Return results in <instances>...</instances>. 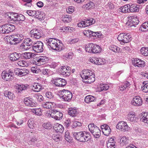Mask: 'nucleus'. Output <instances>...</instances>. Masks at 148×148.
Segmentation results:
<instances>
[{"mask_svg":"<svg viewBox=\"0 0 148 148\" xmlns=\"http://www.w3.org/2000/svg\"><path fill=\"white\" fill-rule=\"evenodd\" d=\"M45 42L49 49L57 51H60L64 49V46L61 41L58 39L50 38L45 40Z\"/></svg>","mask_w":148,"mask_h":148,"instance_id":"f257e3e1","label":"nucleus"},{"mask_svg":"<svg viewBox=\"0 0 148 148\" xmlns=\"http://www.w3.org/2000/svg\"><path fill=\"white\" fill-rule=\"evenodd\" d=\"M73 135L76 139L82 142L88 141L91 138V136L90 133L86 132H82L78 133L74 132Z\"/></svg>","mask_w":148,"mask_h":148,"instance_id":"f03ea898","label":"nucleus"},{"mask_svg":"<svg viewBox=\"0 0 148 148\" xmlns=\"http://www.w3.org/2000/svg\"><path fill=\"white\" fill-rule=\"evenodd\" d=\"M131 36L129 33H120L117 37L118 40L120 42L121 44L127 43L131 40Z\"/></svg>","mask_w":148,"mask_h":148,"instance_id":"7ed1b4c3","label":"nucleus"},{"mask_svg":"<svg viewBox=\"0 0 148 148\" xmlns=\"http://www.w3.org/2000/svg\"><path fill=\"white\" fill-rule=\"evenodd\" d=\"M60 93V97L64 101H69L72 97V93L67 90L63 89Z\"/></svg>","mask_w":148,"mask_h":148,"instance_id":"20e7f679","label":"nucleus"},{"mask_svg":"<svg viewBox=\"0 0 148 148\" xmlns=\"http://www.w3.org/2000/svg\"><path fill=\"white\" fill-rule=\"evenodd\" d=\"M15 29V27L14 25L6 24L0 26V33L8 34L13 32Z\"/></svg>","mask_w":148,"mask_h":148,"instance_id":"39448f33","label":"nucleus"},{"mask_svg":"<svg viewBox=\"0 0 148 148\" xmlns=\"http://www.w3.org/2000/svg\"><path fill=\"white\" fill-rule=\"evenodd\" d=\"M58 71L60 75L63 77H68L70 75L71 68L68 66H62Z\"/></svg>","mask_w":148,"mask_h":148,"instance_id":"423d86ee","label":"nucleus"},{"mask_svg":"<svg viewBox=\"0 0 148 148\" xmlns=\"http://www.w3.org/2000/svg\"><path fill=\"white\" fill-rule=\"evenodd\" d=\"M43 44L40 41H37L34 42L32 46L33 50L36 52L40 53L43 50Z\"/></svg>","mask_w":148,"mask_h":148,"instance_id":"0eeeda50","label":"nucleus"},{"mask_svg":"<svg viewBox=\"0 0 148 148\" xmlns=\"http://www.w3.org/2000/svg\"><path fill=\"white\" fill-rule=\"evenodd\" d=\"M1 76L2 78L6 81H10L13 79L14 75L13 72L9 70L3 71L2 72Z\"/></svg>","mask_w":148,"mask_h":148,"instance_id":"6e6552de","label":"nucleus"},{"mask_svg":"<svg viewBox=\"0 0 148 148\" xmlns=\"http://www.w3.org/2000/svg\"><path fill=\"white\" fill-rule=\"evenodd\" d=\"M51 82L56 86L58 87H63L65 86L67 84L66 80L61 78H56L53 79Z\"/></svg>","mask_w":148,"mask_h":148,"instance_id":"1a4fd4ad","label":"nucleus"},{"mask_svg":"<svg viewBox=\"0 0 148 148\" xmlns=\"http://www.w3.org/2000/svg\"><path fill=\"white\" fill-rule=\"evenodd\" d=\"M116 127L117 129L123 131H128L129 128L126 122L123 121L119 122L116 125Z\"/></svg>","mask_w":148,"mask_h":148,"instance_id":"9d476101","label":"nucleus"},{"mask_svg":"<svg viewBox=\"0 0 148 148\" xmlns=\"http://www.w3.org/2000/svg\"><path fill=\"white\" fill-rule=\"evenodd\" d=\"M92 75V72L89 70H83L81 73L80 75L83 79H89L91 78L90 77Z\"/></svg>","mask_w":148,"mask_h":148,"instance_id":"9b49d317","label":"nucleus"},{"mask_svg":"<svg viewBox=\"0 0 148 148\" xmlns=\"http://www.w3.org/2000/svg\"><path fill=\"white\" fill-rule=\"evenodd\" d=\"M24 102L25 106L31 107H36L37 103L34 101L33 99L29 97H26L24 99Z\"/></svg>","mask_w":148,"mask_h":148,"instance_id":"f8f14e48","label":"nucleus"},{"mask_svg":"<svg viewBox=\"0 0 148 148\" xmlns=\"http://www.w3.org/2000/svg\"><path fill=\"white\" fill-rule=\"evenodd\" d=\"M49 58L45 56H40L38 58L36 64L38 66L41 65L48 62Z\"/></svg>","mask_w":148,"mask_h":148,"instance_id":"ddd939ff","label":"nucleus"},{"mask_svg":"<svg viewBox=\"0 0 148 148\" xmlns=\"http://www.w3.org/2000/svg\"><path fill=\"white\" fill-rule=\"evenodd\" d=\"M131 104L136 106H140L142 105L143 101L141 98L138 96L134 97L131 102Z\"/></svg>","mask_w":148,"mask_h":148,"instance_id":"4468645a","label":"nucleus"},{"mask_svg":"<svg viewBox=\"0 0 148 148\" xmlns=\"http://www.w3.org/2000/svg\"><path fill=\"white\" fill-rule=\"evenodd\" d=\"M128 19V22L130 23L131 27L134 26L135 27L139 23L138 18L135 16H129Z\"/></svg>","mask_w":148,"mask_h":148,"instance_id":"2eb2a0df","label":"nucleus"},{"mask_svg":"<svg viewBox=\"0 0 148 148\" xmlns=\"http://www.w3.org/2000/svg\"><path fill=\"white\" fill-rule=\"evenodd\" d=\"M40 30H38L36 29L32 30L30 32V34L32 37L35 39H39L41 37V34Z\"/></svg>","mask_w":148,"mask_h":148,"instance_id":"dca6fc26","label":"nucleus"},{"mask_svg":"<svg viewBox=\"0 0 148 148\" xmlns=\"http://www.w3.org/2000/svg\"><path fill=\"white\" fill-rule=\"evenodd\" d=\"M101 135V131L97 126L93 123V136L97 140L99 139Z\"/></svg>","mask_w":148,"mask_h":148,"instance_id":"f3484780","label":"nucleus"},{"mask_svg":"<svg viewBox=\"0 0 148 148\" xmlns=\"http://www.w3.org/2000/svg\"><path fill=\"white\" fill-rule=\"evenodd\" d=\"M53 118L56 120H60L62 119V113L56 110L53 109Z\"/></svg>","mask_w":148,"mask_h":148,"instance_id":"a211bd4d","label":"nucleus"},{"mask_svg":"<svg viewBox=\"0 0 148 148\" xmlns=\"http://www.w3.org/2000/svg\"><path fill=\"white\" fill-rule=\"evenodd\" d=\"M92 20L90 21V19H88L79 23L77 24V25L79 27H85L92 25Z\"/></svg>","mask_w":148,"mask_h":148,"instance_id":"6ab92c4d","label":"nucleus"},{"mask_svg":"<svg viewBox=\"0 0 148 148\" xmlns=\"http://www.w3.org/2000/svg\"><path fill=\"white\" fill-rule=\"evenodd\" d=\"M16 74L20 77L26 75L28 73L26 69H17L15 70Z\"/></svg>","mask_w":148,"mask_h":148,"instance_id":"aec40b11","label":"nucleus"},{"mask_svg":"<svg viewBox=\"0 0 148 148\" xmlns=\"http://www.w3.org/2000/svg\"><path fill=\"white\" fill-rule=\"evenodd\" d=\"M129 12H136L139 11L140 6L135 4H129Z\"/></svg>","mask_w":148,"mask_h":148,"instance_id":"412c9836","label":"nucleus"},{"mask_svg":"<svg viewBox=\"0 0 148 148\" xmlns=\"http://www.w3.org/2000/svg\"><path fill=\"white\" fill-rule=\"evenodd\" d=\"M55 105V103L54 102L47 101L42 102L41 105L44 108L50 109L53 108Z\"/></svg>","mask_w":148,"mask_h":148,"instance_id":"4be33fe9","label":"nucleus"},{"mask_svg":"<svg viewBox=\"0 0 148 148\" xmlns=\"http://www.w3.org/2000/svg\"><path fill=\"white\" fill-rule=\"evenodd\" d=\"M21 57V54L15 52L11 54L9 56L10 60L12 61H15L19 60Z\"/></svg>","mask_w":148,"mask_h":148,"instance_id":"5701e85b","label":"nucleus"},{"mask_svg":"<svg viewBox=\"0 0 148 148\" xmlns=\"http://www.w3.org/2000/svg\"><path fill=\"white\" fill-rule=\"evenodd\" d=\"M133 64L135 66L142 67L145 66V62L143 60L136 58L134 60Z\"/></svg>","mask_w":148,"mask_h":148,"instance_id":"b1692460","label":"nucleus"},{"mask_svg":"<svg viewBox=\"0 0 148 148\" xmlns=\"http://www.w3.org/2000/svg\"><path fill=\"white\" fill-rule=\"evenodd\" d=\"M54 130L57 132L62 133L64 130L62 125L58 123H56L54 126Z\"/></svg>","mask_w":148,"mask_h":148,"instance_id":"393cba45","label":"nucleus"},{"mask_svg":"<svg viewBox=\"0 0 148 148\" xmlns=\"http://www.w3.org/2000/svg\"><path fill=\"white\" fill-rule=\"evenodd\" d=\"M127 117L129 121L133 122L136 121V115L135 112L131 111L127 115Z\"/></svg>","mask_w":148,"mask_h":148,"instance_id":"a878e982","label":"nucleus"},{"mask_svg":"<svg viewBox=\"0 0 148 148\" xmlns=\"http://www.w3.org/2000/svg\"><path fill=\"white\" fill-rule=\"evenodd\" d=\"M68 114L71 116L74 117L77 116L78 114V110L75 108H70L69 109Z\"/></svg>","mask_w":148,"mask_h":148,"instance_id":"bb28decb","label":"nucleus"},{"mask_svg":"<svg viewBox=\"0 0 148 148\" xmlns=\"http://www.w3.org/2000/svg\"><path fill=\"white\" fill-rule=\"evenodd\" d=\"M43 88V87L38 83H35L33 85L32 90L35 92H38Z\"/></svg>","mask_w":148,"mask_h":148,"instance_id":"cd10ccee","label":"nucleus"},{"mask_svg":"<svg viewBox=\"0 0 148 148\" xmlns=\"http://www.w3.org/2000/svg\"><path fill=\"white\" fill-rule=\"evenodd\" d=\"M94 60L93 59V62L98 65H102L106 62L105 60L103 58H94Z\"/></svg>","mask_w":148,"mask_h":148,"instance_id":"c85d7f7f","label":"nucleus"},{"mask_svg":"<svg viewBox=\"0 0 148 148\" xmlns=\"http://www.w3.org/2000/svg\"><path fill=\"white\" fill-rule=\"evenodd\" d=\"M45 13L40 11H36L35 17L38 19L42 20L45 18Z\"/></svg>","mask_w":148,"mask_h":148,"instance_id":"c756f323","label":"nucleus"},{"mask_svg":"<svg viewBox=\"0 0 148 148\" xmlns=\"http://www.w3.org/2000/svg\"><path fill=\"white\" fill-rule=\"evenodd\" d=\"M4 94L5 97L10 99L13 100L15 97L13 93L8 91H5Z\"/></svg>","mask_w":148,"mask_h":148,"instance_id":"7c9ffc66","label":"nucleus"},{"mask_svg":"<svg viewBox=\"0 0 148 148\" xmlns=\"http://www.w3.org/2000/svg\"><path fill=\"white\" fill-rule=\"evenodd\" d=\"M129 4L125 5L120 7L119 11L123 13H126L129 12Z\"/></svg>","mask_w":148,"mask_h":148,"instance_id":"2f4dec72","label":"nucleus"},{"mask_svg":"<svg viewBox=\"0 0 148 148\" xmlns=\"http://www.w3.org/2000/svg\"><path fill=\"white\" fill-rule=\"evenodd\" d=\"M130 83L126 81L123 84L119 87V89L121 91H123L127 88L130 85Z\"/></svg>","mask_w":148,"mask_h":148,"instance_id":"473e14b6","label":"nucleus"},{"mask_svg":"<svg viewBox=\"0 0 148 148\" xmlns=\"http://www.w3.org/2000/svg\"><path fill=\"white\" fill-rule=\"evenodd\" d=\"M16 88L18 90V92H20L23 90H25L27 86L23 84H17L16 86Z\"/></svg>","mask_w":148,"mask_h":148,"instance_id":"72a5a7b5","label":"nucleus"},{"mask_svg":"<svg viewBox=\"0 0 148 148\" xmlns=\"http://www.w3.org/2000/svg\"><path fill=\"white\" fill-rule=\"evenodd\" d=\"M16 14L13 13L9 12L8 14V16L9 20L10 21H16Z\"/></svg>","mask_w":148,"mask_h":148,"instance_id":"f704fd0d","label":"nucleus"},{"mask_svg":"<svg viewBox=\"0 0 148 148\" xmlns=\"http://www.w3.org/2000/svg\"><path fill=\"white\" fill-rule=\"evenodd\" d=\"M109 48L110 50L115 52H120V48L116 45H110L109 47Z\"/></svg>","mask_w":148,"mask_h":148,"instance_id":"c9c22d12","label":"nucleus"},{"mask_svg":"<svg viewBox=\"0 0 148 148\" xmlns=\"http://www.w3.org/2000/svg\"><path fill=\"white\" fill-rule=\"evenodd\" d=\"M120 142L121 145H123L127 144L129 143L128 138L125 136H124L121 138Z\"/></svg>","mask_w":148,"mask_h":148,"instance_id":"e433bc0d","label":"nucleus"},{"mask_svg":"<svg viewBox=\"0 0 148 148\" xmlns=\"http://www.w3.org/2000/svg\"><path fill=\"white\" fill-rule=\"evenodd\" d=\"M140 28L141 30L143 31H148V22H145L143 23Z\"/></svg>","mask_w":148,"mask_h":148,"instance_id":"4c0bfd02","label":"nucleus"},{"mask_svg":"<svg viewBox=\"0 0 148 148\" xmlns=\"http://www.w3.org/2000/svg\"><path fill=\"white\" fill-rule=\"evenodd\" d=\"M142 115L143 116L141 119V121L144 123H148V113L145 112Z\"/></svg>","mask_w":148,"mask_h":148,"instance_id":"58836bf2","label":"nucleus"},{"mask_svg":"<svg viewBox=\"0 0 148 148\" xmlns=\"http://www.w3.org/2000/svg\"><path fill=\"white\" fill-rule=\"evenodd\" d=\"M101 50V48L99 46L93 44V53H98Z\"/></svg>","mask_w":148,"mask_h":148,"instance_id":"ea45409f","label":"nucleus"},{"mask_svg":"<svg viewBox=\"0 0 148 148\" xmlns=\"http://www.w3.org/2000/svg\"><path fill=\"white\" fill-rule=\"evenodd\" d=\"M140 52L141 54L143 56H148V47H142L140 50Z\"/></svg>","mask_w":148,"mask_h":148,"instance_id":"a19ab883","label":"nucleus"},{"mask_svg":"<svg viewBox=\"0 0 148 148\" xmlns=\"http://www.w3.org/2000/svg\"><path fill=\"white\" fill-rule=\"evenodd\" d=\"M86 51L90 53H92V43H90L86 47Z\"/></svg>","mask_w":148,"mask_h":148,"instance_id":"79ce46f5","label":"nucleus"},{"mask_svg":"<svg viewBox=\"0 0 148 148\" xmlns=\"http://www.w3.org/2000/svg\"><path fill=\"white\" fill-rule=\"evenodd\" d=\"M84 35L86 36L89 38H92V31L89 30H84L83 32Z\"/></svg>","mask_w":148,"mask_h":148,"instance_id":"37998d69","label":"nucleus"},{"mask_svg":"<svg viewBox=\"0 0 148 148\" xmlns=\"http://www.w3.org/2000/svg\"><path fill=\"white\" fill-rule=\"evenodd\" d=\"M143 91L145 93L148 92V82H144L143 83V86L142 87Z\"/></svg>","mask_w":148,"mask_h":148,"instance_id":"c03bdc74","label":"nucleus"},{"mask_svg":"<svg viewBox=\"0 0 148 148\" xmlns=\"http://www.w3.org/2000/svg\"><path fill=\"white\" fill-rule=\"evenodd\" d=\"M52 138L56 142L60 141L62 138V136L60 135L55 134L52 135Z\"/></svg>","mask_w":148,"mask_h":148,"instance_id":"a18cd8bd","label":"nucleus"},{"mask_svg":"<svg viewBox=\"0 0 148 148\" xmlns=\"http://www.w3.org/2000/svg\"><path fill=\"white\" fill-rule=\"evenodd\" d=\"M135 131L138 134H140L141 136L145 134V132L140 128L136 127L134 129Z\"/></svg>","mask_w":148,"mask_h":148,"instance_id":"49530a36","label":"nucleus"},{"mask_svg":"<svg viewBox=\"0 0 148 148\" xmlns=\"http://www.w3.org/2000/svg\"><path fill=\"white\" fill-rule=\"evenodd\" d=\"M23 42V44L27 45V46L30 47L32 45L33 42L31 39L27 38L25 39Z\"/></svg>","mask_w":148,"mask_h":148,"instance_id":"de8ad7c7","label":"nucleus"},{"mask_svg":"<svg viewBox=\"0 0 148 148\" xmlns=\"http://www.w3.org/2000/svg\"><path fill=\"white\" fill-rule=\"evenodd\" d=\"M16 21H23L25 19V17L24 16L21 14H16Z\"/></svg>","mask_w":148,"mask_h":148,"instance_id":"09e8293b","label":"nucleus"},{"mask_svg":"<svg viewBox=\"0 0 148 148\" xmlns=\"http://www.w3.org/2000/svg\"><path fill=\"white\" fill-rule=\"evenodd\" d=\"M32 112L37 115H40L42 113L40 108H36L32 110Z\"/></svg>","mask_w":148,"mask_h":148,"instance_id":"8fccbe9b","label":"nucleus"},{"mask_svg":"<svg viewBox=\"0 0 148 148\" xmlns=\"http://www.w3.org/2000/svg\"><path fill=\"white\" fill-rule=\"evenodd\" d=\"M42 126L45 129L50 130L52 127V125L51 122H48L44 123L42 125Z\"/></svg>","mask_w":148,"mask_h":148,"instance_id":"3c124183","label":"nucleus"},{"mask_svg":"<svg viewBox=\"0 0 148 148\" xmlns=\"http://www.w3.org/2000/svg\"><path fill=\"white\" fill-rule=\"evenodd\" d=\"M84 101L87 103H89L92 101V96L91 95H88L86 96L85 97Z\"/></svg>","mask_w":148,"mask_h":148,"instance_id":"603ef678","label":"nucleus"},{"mask_svg":"<svg viewBox=\"0 0 148 148\" xmlns=\"http://www.w3.org/2000/svg\"><path fill=\"white\" fill-rule=\"evenodd\" d=\"M30 47L23 42L20 45V48L23 51H27L30 49Z\"/></svg>","mask_w":148,"mask_h":148,"instance_id":"864d4df0","label":"nucleus"},{"mask_svg":"<svg viewBox=\"0 0 148 148\" xmlns=\"http://www.w3.org/2000/svg\"><path fill=\"white\" fill-rule=\"evenodd\" d=\"M33 53L31 52H25L23 53V55L25 59H30L32 57Z\"/></svg>","mask_w":148,"mask_h":148,"instance_id":"5fc2aeb1","label":"nucleus"},{"mask_svg":"<svg viewBox=\"0 0 148 148\" xmlns=\"http://www.w3.org/2000/svg\"><path fill=\"white\" fill-rule=\"evenodd\" d=\"M99 87H100L101 91L104 90H106L109 88V86L108 84H100Z\"/></svg>","mask_w":148,"mask_h":148,"instance_id":"6e6d98bb","label":"nucleus"},{"mask_svg":"<svg viewBox=\"0 0 148 148\" xmlns=\"http://www.w3.org/2000/svg\"><path fill=\"white\" fill-rule=\"evenodd\" d=\"M71 20V17L67 15H65L62 19V20L64 22L67 23L70 22Z\"/></svg>","mask_w":148,"mask_h":148,"instance_id":"4d7b16f0","label":"nucleus"},{"mask_svg":"<svg viewBox=\"0 0 148 148\" xmlns=\"http://www.w3.org/2000/svg\"><path fill=\"white\" fill-rule=\"evenodd\" d=\"M18 65L21 66H28V64L27 62L24 60H21L17 63Z\"/></svg>","mask_w":148,"mask_h":148,"instance_id":"13d9d810","label":"nucleus"},{"mask_svg":"<svg viewBox=\"0 0 148 148\" xmlns=\"http://www.w3.org/2000/svg\"><path fill=\"white\" fill-rule=\"evenodd\" d=\"M53 110L51 111L49 110L46 111L45 113V116L48 118L52 117L53 118Z\"/></svg>","mask_w":148,"mask_h":148,"instance_id":"bf43d9fd","label":"nucleus"},{"mask_svg":"<svg viewBox=\"0 0 148 148\" xmlns=\"http://www.w3.org/2000/svg\"><path fill=\"white\" fill-rule=\"evenodd\" d=\"M31 70L32 72L34 73H38L40 71L39 68L37 66L32 67L31 68Z\"/></svg>","mask_w":148,"mask_h":148,"instance_id":"052dcab7","label":"nucleus"},{"mask_svg":"<svg viewBox=\"0 0 148 148\" xmlns=\"http://www.w3.org/2000/svg\"><path fill=\"white\" fill-rule=\"evenodd\" d=\"M34 97L38 101H41L43 100V97L42 96L39 94H35Z\"/></svg>","mask_w":148,"mask_h":148,"instance_id":"680f3d73","label":"nucleus"},{"mask_svg":"<svg viewBox=\"0 0 148 148\" xmlns=\"http://www.w3.org/2000/svg\"><path fill=\"white\" fill-rule=\"evenodd\" d=\"M41 71L42 74L44 75H51V71L49 69H44Z\"/></svg>","mask_w":148,"mask_h":148,"instance_id":"e2e57ef3","label":"nucleus"},{"mask_svg":"<svg viewBox=\"0 0 148 148\" xmlns=\"http://www.w3.org/2000/svg\"><path fill=\"white\" fill-rule=\"evenodd\" d=\"M72 127L73 128L77 126H80L82 125V123L79 122L75 121L72 122Z\"/></svg>","mask_w":148,"mask_h":148,"instance_id":"0e129e2a","label":"nucleus"},{"mask_svg":"<svg viewBox=\"0 0 148 148\" xmlns=\"http://www.w3.org/2000/svg\"><path fill=\"white\" fill-rule=\"evenodd\" d=\"M101 34L100 32H93V39H95V38H100L101 36Z\"/></svg>","mask_w":148,"mask_h":148,"instance_id":"69168bd1","label":"nucleus"},{"mask_svg":"<svg viewBox=\"0 0 148 148\" xmlns=\"http://www.w3.org/2000/svg\"><path fill=\"white\" fill-rule=\"evenodd\" d=\"M105 7L107 10H108L113 8H114V5L112 3L109 2L105 5Z\"/></svg>","mask_w":148,"mask_h":148,"instance_id":"338daca9","label":"nucleus"},{"mask_svg":"<svg viewBox=\"0 0 148 148\" xmlns=\"http://www.w3.org/2000/svg\"><path fill=\"white\" fill-rule=\"evenodd\" d=\"M36 11L28 10L27 11V13L30 16L35 17Z\"/></svg>","mask_w":148,"mask_h":148,"instance_id":"774afa93","label":"nucleus"}]
</instances>
